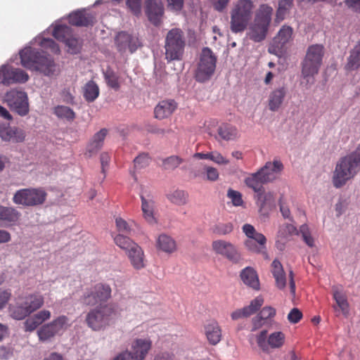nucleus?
Masks as SVG:
<instances>
[{"instance_id": "f257e3e1", "label": "nucleus", "mask_w": 360, "mask_h": 360, "mask_svg": "<svg viewBox=\"0 0 360 360\" xmlns=\"http://www.w3.org/2000/svg\"><path fill=\"white\" fill-rule=\"evenodd\" d=\"M324 46L321 44L309 46L304 58L301 63V84L307 89H310L315 82L314 77L319 73L324 56Z\"/></svg>"}, {"instance_id": "f03ea898", "label": "nucleus", "mask_w": 360, "mask_h": 360, "mask_svg": "<svg viewBox=\"0 0 360 360\" xmlns=\"http://www.w3.org/2000/svg\"><path fill=\"white\" fill-rule=\"evenodd\" d=\"M20 57L23 67L40 71L46 76H53L58 71L57 65L51 57L41 54L30 46L22 50Z\"/></svg>"}, {"instance_id": "7ed1b4c3", "label": "nucleus", "mask_w": 360, "mask_h": 360, "mask_svg": "<svg viewBox=\"0 0 360 360\" xmlns=\"http://www.w3.org/2000/svg\"><path fill=\"white\" fill-rule=\"evenodd\" d=\"M283 168L279 160L266 162L257 172L248 174L244 182L249 188H256L259 184L271 183L278 179Z\"/></svg>"}, {"instance_id": "20e7f679", "label": "nucleus", "mask_w": 360, "mask_h": 360, "mask_svg": "<svg viewBox=\"0 0 360 360\" xmlns=\"http://www.w3.org/2000/svg\"><path fill=\"white\" fill-rule=\"evenodd\" d=\"M360 165L352 157L347 155L341 158L336 164L333 174V184L337 188H341L352 179L359 172Z\"/></svg>"}, {"instance_id": "39448f33", "label": "nucleus", "mask_w": 360, "mask_h": 360, "mask_svg": "<svg viewBox=\"0 0 360 360\" xmlns=\"http://www.w3.org/2000/svg\"><path fill=\"white\" fill-rule=\"evenodd\" d=\"M114 315L115 310L112 306L99 305L88 312L86 316V323L91 330L100 331L110 324Z\"/></svg>"}, {"instance_id": "423d86ee", "label": "nucleus", "mask_w": 360, "mask_h": 360, "mask_svg": "<svg viewBox=\"0 0 360 360\" xmlns=\"http://www.w3.org/2000/svg\"><path fill=\"white\" fill-rule=\"evenodd\" d=\"M186 45L184 32L179 28L169 30L165 37V58L167 61L181 60Z\"/></svg>"}, {"instance_id": "0eeeda50", "label": "nucleus", "mask_w": 360, "mask_h": 360, "mask_svg": "<svg viewBox=\"0 0 360 360\" xmlns=\"http://www.w3.org/2000/svg\"><path fill=\"white\" fill-rule=\"evenodd\" d=\"M46 198V193L42 188H28L18 190L12 200L17 205L34 207L42 205Z\"/></svg>"}, {"instance_id": "6e6552de", "label": "nucleus", "mask_w": 360, "mask_h": 360, "mask_svg": "<svg viewBox=\"0 0 360 360\" xmlns=\"http://www.w3.org/2000/svg\"><path fill=\"white\" fill-rule=\"evenodd\" d=\"M4 101L11 110L20 116H25L29 113L27 94L20 89L14 88L6 91L4 96Z\"/></svg>"}, {"instance_id": "1a4fd4ad", "label": "nucleus", "mask_w": 360, "mask_h": 360, "mask_svg": "<svg viewBox=\"0 0 360 360\" xmlns=\"http://www.w3.org/2000/svg\"><path fill=\"white\" fill-rule=\"evenodd\" d=\"M243 231L248 239L245 241V248L252 252L261 253L265 258H268L266 251V237L256 231L255 227L249 224L243 226Z\"/></svg>"}, {"instance_id": "9d476101", "label": "nucleus", "mask_w": 360, "mask_h": 360, "mask_svg": "<svg viewBox=\"0 0 360 360\" xmlns=\"http://www.w3.org/2000/svg\"><path fill=\"white\" fill-rule=\"evenodd\" d=\"M217 57L212 51L205 47L202 49L195 73L196 79L203 82L209 79L216 68Z\"/></svg>"}, {"instance_id": "9b49d317", "label": "nucleus", "mask_w": 360, "mask_h": 360, "mask_svg": "<svg viewBox=\"0 0 360 360\" xmlns=\"http://www.w3.org/2000/svg\"><path fill=\"white\" fill-rule=\"evenodd\" d=\"M285 335L281 331H275L267 336V331L263 330L256 335L258 347L264 352H269V349L281 348L285 343Z\"/></svg>"}, {"instance_id": "f8f14e48", "label": "nucleus", "mask_w": 360, "mask_h": 360, "mask_svg": "<svg viewBox=\"0 0 360 360\" xmlns=\"http://www.w3.org/2000/svg\"><path fill=\"white\" fill-rule=\"evenodd\" d=\"M212 248L215 254L226 258L233 263H239L242 259L240 252L231 242L217 240L212 242Z\"/></svg>"}, {"instance_id": "ddd939ff", "label": "nucleus", "mask_w": 360, "mask_h": 360, "mask_svg": "<svg viewBox=\"0 0 360 360\" xmlns=\"http://www.w3.org/2000/svg\"><path fill=\"white\" fill-rule=\"evenodd\" d=\"M28 79V75L21 69L14 68L6 65L0 67V83L4 85L25 83Z\"/></svg>"}, {"instance_id": "4468645a", "label": "nucleus", "mask_w": 360, "mask_h": 360, "mask_svg": "<svg viewBox=\"0 0 360 360\" xmlns=\"http://www.w3.org/2000/svg\"><path fill=\"white\" fill-rule=\"evenodd\" d=\"M292 28L289 26H283L269 47V52L281 56L286 44L291 41L292 37Z\"/></svg>"}, {"instance_id": "2eb2a0df", "label": "nucleus", "mask_w": 360, "mask_h": 360, "mask_svg": "<svg viewBox=\"0 0 360 360\" xmlns=\"http://www.w3.org/2000/svg\"><path fill=\"white\" fill-rule=\"evenodd\" d=\"M114 40L116 49L121 54L127 51L134 53L140 46L138 38L126 32L117 33Z\"/></svg>"}, {"instance_id": "dca6fc26", "label": "nucleus", "mask_w": 360, "mask_h": 360, "mask_svg": "<svg viewBox=\"0 0 360 360\" xmlns=\"http://www.w3.org/2000/svg\"><path fill=\"white\" fill-rule=\"evenodd\" d=\"M263 184H259L256 188H252L255 193L256 204L262 214H267L273 208L275 203L274 195L272 192L265 191Z\"/></svg>"}, {"instance_id": "f3484780", "label": "nucleus", "mask_w": 360, "mask_h": 360, "mask_svg": "<svg viewBox=\"0 0 360 360\" xmlns=\"http://www.w3.org/2000/svg\"><path fill=\"white\" fill-rule=\"evenodd\" d=\"M152 347V341L148 338H139L133 341L131 347V351H125L123 353H127V359L131 360H144Z\"/></svg>"}, {"instance_id": "a211bd4d", "label": "nucleus", "mask_w": 360, "mask_h": 360, "mask_svg": "<svg viewBox=\"0 0 360 360\" xmlns=\"http://www.w3.org/2000/svg\"><path fill=\"white\" fill-rule=\"evenodd\" d=\"M144 8L148 20L155 25H158L164 14L162 0H145Z\"/></svg>"}, {"instance_id": "6ab92c4d", "label": "nucleus", "mask_w": 360, "mask_h": 360, "mask_svg": "<svg viewBox=\"0 0 360 360\" xmlns=\"http://www.w3.org/2000/svg\"><path fill=\"white\" fill-rule=\"evenodd\" d=\"M141 210L144 219L150 225L157 224L155 217V202L153 196L150 193L141 195Z\"/></svg>"}, {"instance_id": "aec40b11", "label": "nucleus", "mask_w": 360, "mask_h": 360, "mask_svg": "<svg viewBox=\"0 0 360 360\" xmlns=\"http://www.w3.org/2000/svg\"><path fill=\"white\" fill-rule=\"evenodd\" d=\"M20 217L21 213L16 208L0 205V226L16 225Z\"/></svg>"}, {"instance_id": "412c9836", "label": "nucleus", "mask_w": 360, "mask_h": 360, "mask_svg": "<svg viewBox=\"0 0 360 360\" xmlns=\"http://www.w3.org/2000/svg\"><path fill=\"white\" fill-rule=\"evenodd\" d=\"M264 304V299L262 297H257L252 300L250 304L242 309L233 311L231 314L233 320H238L241 318H247L254 314Z\"/></svg>"}, {"instance_id": "4be33fe9", "label": "nucleus", "mask_w": 360, "mask_h": 360, "mask_svg": "<svg viewBox=\"0 0 360 360\" xmlns=\"http://www.w3.org/2000/svg\"><path fill=\"white\" fill-rule=\"evenodd\" d=\"M107 134L108 130L106 129H101L92 136L86 148L84 153L86 157L91 158L101 149Z\"/></svg>"}, {"instance_id": "5701e85b", "label": "nucleus", "mask_w": 360, "mask_h": 360, "mask_svg": "<svg viewBox=\"0 0 360 360\" xmlns=\"http://www.w3.org/2000/svg\"><path fill=\"white\" fill-rule=\"evenodd\" d=\"M130 264L136 270H141L146 266V259L143 249L136 243L127 253Z\"/></svg>"}, {"instance_id": "b1692460", "label": "nucleus", "mask_w": 360, "mask_h": 360, "mask_svg": "<svg viewBox=\"0 0 360 360\" xmlns=\"http://www.w3.org/2000/svg\"><path fill=\"white\" fill-rule=\"evenodd\" d=\"M51 318V311L46 309L41 310L32 316H30L24 323L25 331H33L39 325Z\"/></svg>"}, {"instance_id": "393cba45", "label": "nucleus", "mask_w": 360, "mask_h": 360, "mask_svg": "<svg viewBox=\"0 0 360 360\" xmlns=\"http://www.w3.org/2000/svg\"><path fill=\"white\" fill-rule=\"evenodd\" d=\"M176 103L174 100H163L158 103L154 109L155 117L162 120L169 117L176 110Z\"/></svg>"}, {"instance_id": "a878e982", "label": "nucleus", "mask_w": 360, "mask_h": 360, "mask_svg": "<svg viewBox=\"0 0 360 360\" xmlns=\"http://www.w3.org/2000/svg\"><path fill=\"white\" fill-rule=\"evenodd\" d=\"M0 137L2 141H12L14 143L22 142L25 140V131L17 127H8L0 131Z\"/></svg>"}, {"instance_id": "bb28decb", "label": "nucleus", "mask_w": 360, "mask_h": 360, "mask_svg": "<svg viewBox=\"0 0 360 360\" xmlns=\"http://www.w3.org/2000/svg\"><path fill=\"white\" fill-rule=\"evenodd\" d=\"M240 278L243 282L248 286L255 289L259 290V281L256 271L250 267L248 266L243 269L240 272Z\"/></svg>"}, {"instance_id": "cd10ccee", "label": "nucleus", "mask_w": 360, "mask_h": 360, "mask_svg": "<svg viewBox=\"0 0 360 360\" xmlns=\"http://www.w3.org/2000/svg\"><path fill=\"white\" fill-rule=\"evenodd\" d=\"M94 21V16L85 11H76L69 15L70 23L76 26H88L92 25Z\"/></svg>"}, {"instance_id": "c85d7f7f", "label": "nucleus", "mask_w": 360, "mask_h": 360, "mask_svg": "<svg viewBox=\"0 0 360 360\" xmlns=\"http://www.w3.org/2000/svg\"><path fill=\"white\" fill-rule=\"evenodd\" d=\"M250 21V19L238 15L236 12L231 11L230 29L232 32L238 33L243 32L246 29Z\"/></svg>"}, {"instance_id": "c756f323", "label": "nucleus", "mask_w": 360, "mask_h": 360, "mask_svg": "<svg viewBox=\"0 0 360 360\" xmlns=\"http://www.w3.org/2000/svg\"><path fill=\"white\" fill-rule=\"evenodd\" d=\"M286 94L284 87H280L271 92L269 96V108L271 111H276L283 103Z\"/></svg>"}, {"instance_id": "7c9ffc66", "label": "nucleus", "mask_w": 360, "mask_h": 360, "mask_svg": "<svg viewBox=\"0 0 360 360\" xmlns=\"http://www.w3.org/2000/svg\"><path fill=\"white\" fill-rule=\"evenodd\" d=\"M21 302L31 314L43 306L44 300L41 295L31 294L25 296Z\"/></svg>"}, {"instance_id": "2f4dec72", "label": "nucleus", "mask_w": 360, "mask_h": 360, "mask_svg": "<svg viewBox=\"0 0 360 360\" xmlns=\"http://www.w3.org/2000/svg\"><path fill=\"white\" fill-rule=\"evenodd\" d=\"M333 296L337 304L336 306H333L334 309L337 310V309L339 308L342 314L345 316H347L349 313V307L346 295L338 288H333Z\"/></svg>"}, {"instance_id": "473e14b6", "label": "nucleus", "mask_w": 360, "mask_h": 360, "mask_svg": "<svg viewBox=\"0 0 360 360\" xmlns=\"http://www.w3.org/2000/svg\"><path fill=\"white\" fill-rule=\"evenodd\" d=\"M205 334L210 344L215 345L221 339V330L219 324L212 321L205 326Z\"/></svg>"}, {"instance_id": "72a5a7b5", "label": "nucleus", "mask_w": 360, "mask_h": 360, "mask_svg": "<svg viewBox=\"0 0 360 360\" xmlns=\"http://www.w3.org/2000/svg\"><path fill=\"white\" fill-rule=\"evenodd\" d=\"M271 272L275 278L276 286L279 289H283L285 286V274L281 263L274 259L271 264Z\"/></svg>"}, {"instance_id": "f704fd0d", "label": "nucleus", "mask_w": 360, "mask_h": 360, "mask_svg": "<svg viewBox=\"0 0 360 360\" xmlns=\"http://www.w3.org/2000/svg\"><path fill=\"white\" fill-rule=\"evenodd\" d=\"M253 7V2L251 0H238L234 4L231 11L251 20Z\"/></svg>"}, {"instance_id": "c9c22d12", "label": "nucleus", "mask_w": 360, "mask_h": 360, "mask_svg": "<svg viewBox=\"0 0 360 360\" xmlns=\"http://www.w3.org/2000/svg\"><path fill=\"white\" fill-rule=\"evenodd\" d=\"M157 248L167 253H172L176 249L175 241L166 234H161L157 239Z\"/></svg>"}, {"instance_id": "e433bc0d", "label": "nucleus", "mask_w": 360, "mask_h": 360, "mask_svg": "<svg viewBox=\"0 0 360 360\" xmlns=\"http://www.w3.org/2000/svg\"><path fill=\"white\" fill-rule=\"evenodd\" d=\"M272 12L273 8L271 6L266 4L261 5L257 13L255 22L269 27L271 20Z\"/></svg>"}, {"instance_id": "4c0bfd02", "label": "nucleus", "mask_w": 360, "mask_h": 360, "mask_svg": "<svg viewBox=\"0 0 360 360\" xmlns=\"http://www.w3.org/2000/svg\"><path fill=\"white\" fill-rule=\"evenodd\" d=\"M360 67V42L358 43L349 53L346 64V68L349 70H354Z\"/></svg>"}, {"instance_id": "58836bf2", "label": "nucleus", "mask_w": 360, "mask_h": 360, "mask_svg": "<svg viewBox=\"0 0 360 360\" xmlns=\"http://www.w3.org/2000/svg\"><path fill=\"white\" fill-rule=\"evenodd\" d=\"M99 95V88L92 80L86 82L83 87V96L88 102L94 101Z\"/></svg>"}, {"instance_id": "ea45409f", "label": "nucleus", "mask_w": 360, "mask_h": 360, "mask_svg": "<svg viewBox=\"0 0 360 360\" xmlns=\"http://www.w3.org/2000/svg\"><path fill=\"white\" fill-rule=\"evenodd\" d=\"M267 29L268 27L255 22L248 33L250 39L257 42L262 41L266 37Z\"/></svg>"}, {"instance_id": "a19ab883", "label": "nucleus", "mask_w": 360, "mask_h": 360, "mask_svg": "<svg viewBox=\"0 0 360 360\" xmlns=\"http://www.w3.org/2000/svg\"><path fill=\"white\" fill-rule=\"evenodd\" d=\"M91 288L101 302L107 301L111 296V288L108 285L98 283Z\"/></svg>"}, {"instance_id": "79ce46f5", "label": "nucleus", "mask_w": 360, "mask_h": 360, "mask_svg": "<svg viewBox=\"0 0 360 360\" xmlns=\"http://www.w3.org/2000/svg\"><path fill=\"white\" fill-rule=\"evenodd\" d=\"M56 335L62 334L70 326V319L64 315L59 316L51 322Z\"/></svg>"}, {"instance_id": "37998d69", "label": "nucleus", "mask_w": 360, "mask_h": 360, "mask_svg": "<svg viewBox=\"0 0 360 360\" xmlns=\"http://www.w3.org/2000/svg\"><path fill=\"white\" fill-rule=\"evenodd\" d=\"M218 134L225 141H231L236 139L238 131L236 127L228 124H224L219 127Z\"/></svg>"}, {"instance_id": "c03bdc74", "label": "nucleus", "mask_w": 360, "mask_h": 360, "mask_svg": "<svg viewBox=\"0 0 360 360\" xmlns=\"http://www.w3.org/2000/svg\"><path fill=\"white\" fill-rule=\"evenodd\" d=\"M37 335L39 340L42 342H47L53 338L54 336L56 335V333L50 322L42 326L37 330Z\"/></svg>"}, {"instance_id": "a18cd8bd", "label": "nucleus", "mask_w": 360, "mask_h": 360, "mask_svg": "<svg viewBox=\"0 0 360 360\" xmlns=\"http://www.w3.org/2000/svg\"><path fill=\"white\" fill-rule=\"evenodd\" d=\"M10 312L11 317L16 320H22L30 314L22 302L12 307Z\"/></svg>"}, {"instance_id": "49530a36", "label": "nucleus", "mask_w": 360, "mask_h": 360, "mask_svg": "<svg viewBox=\"0 0 360 360\" xmlns=\"http://www.w3.org/2000/svg\"><path fill=\"white\" fill-rule=\"evenodd\" d=\"M115 243L127 253L131 248L136 243L131 240L129 238L122 235L117 234L114 237Z\"/></svg>"}, {"instance_id": "de8ad7c7", "label": "nucleus", "mask_w": 360, "mask_h": 360, "mask_svg": "<svg viewBox=\"0 0 360 360\" xmlns=\"http://www.w3.org/2000/svg\"><path fill=\"white\" fill-rule=\"evenodd\" d=\"M167 198L172 203L177 205H183L187 202L188 193L184 191L176 190L168 194Z\"/></svg>"}, {"instance_id": "09e8293b", "label": "nucleus", "mask_w": 360, "mask_h": 360, "mask_svg": "<svg viewBox=\"0 0 360 360\" xmlns=\"http://www.w3.org/2000/svg\"><path fill=\"white\" fill-rule=\"evenodd\" d=\"M115 224L117 231L125 234H129L131 233L133 226H138L137 224L134 221L127 222L120 217L115 218Z\"/></svg>"}, {"instance_id": "8fccbe9b", "label": "nucleus", "mask_w": 360, "mask_h": 360, "mask_svg": "<svg viewBox=\"0 0 360 360\" xmlns=\"http://www.w3.org/2000/svg\"><path fill=\"white\" fill-rule=\"evenodd\" d=\"M71 34V29L67 25H56L53 30V37L62 41H65L68 37H70Z\"/></svg>"}, {"instance_id": "3c124183", "label": "nucleus", "mask_w": 360, "mask_h": 360, "mask_svg": "<svg viewBox=\"0 0 360 360\" xmlns=\"http://www.w3.org/2000/svg\"><path fill=\"white\" fill-rule=\"evenodd\" d=\"M104 77L107 84L115 90L120 88L119 77L117 75L110 69L104 72Z\"/></svg>"}, {"instance_id": "603ef678", "label": "nucleus", "mask_w": 360, "mask_h": 360, "mask_svg": "<svg viewBox=\"0 0 360 360\" xmlns=\"http://www.w3.org/2000/svg\"><path fill=\"white\" fill-rule=\"evenodd\" d=\"M54 113L57 117L63 119H67L68 120H72L75 117V114L73 110L70 108L65 105H58L54 109Z\"/></svg>"}, {"instance_id": "864d4df0", "label": "nucleus", "mask_w": 360, "mask_h": 360, "mask_svg": "<svg viewBox=\"0 0 360 360\" xmlns=\"http://www.w3.org/2000/svg\"><path fill=\"white\" fill-rule=\"evenodd\" d=\"M66 46L68 47V51L71 54H76L79 52L82 43L79 39L72 37V34L68 37L65 41Z\"/></svg>"}, {"instance_id": "5fc2aeb1", "label": "nucleus", "mask_w": 360, "mask_h": 360, "mask_svg": "<svg viewBox=\"0 0 360 360\" xmlns=\"http://www.w3.org/2000/svg\"><path fill=\"white\" fill-rule=\"evenodd\" d=\"M183 162V159L177 155H172L164 159L162 163L165 169L174 170Z\"/></svg>"}, {"instance_id": "6e6d98bb", "label": "nucleus", "mask_w": 360, "mask_h": 360, "mask_svg": "<svg viewBox=\"0 0 360 360\" xmlns=\"http://www.w3.org/2000/svg\"><path fill=\"white\" fill-rule=\"evenodd\" d=\"M292 0H280L278 8L276 12V18L280 20H283L287 11L291 8Z\"/></svg>"}, {"instance_id": "4d7b16f0", "label": "nucleus", "mask_w": 360, "mask_h": 360, "mask_svg": "<svg viewBox=\"0 0 360 360\" xmlns=\"http://www.w3.org/2000/svg\"><path fill=\"white\" fill-rule=\"evenodd\" d=\"M296 233L297 229L294 225L286 224L280 227L278 233V238L288 240V236L295 234Z\"/></svg>"}, {"instance_id": "13d9d810", "label": "nucleus", "mask_w": 360, "mask_h": 360, "mask_svg": "<svg viewBox=\"0 0 360 360\" xmlns=\"http://www.w3.org/2000/svg\"><path fill=\"white\" fill-rule=\"evenodd\" d=\"M227 197L231 200L233 205L236 207L243 206L244 202L242 198V194L239 191L229 189Z\"/></svg>"}, {"instance_id": "bf43d9fd", "label": "nucleus", "mask_w": 360, "mask_h": 360, "mask_svg": "<svg viewBox=\"0 0 360 360\" xmlns=\"http://www.w3.org/2000/svg\"><path fill=\"white\" fill-rule=\"evenodd\" d=\"M300 233L302 235L303 240L309 247L312 248L314 246V240L310 233L307 225H302L300 228Z\"/></svg>"}, {"instance_id": "052dcab7", "label": "nucleus", "mask_w": 360, "mask_h": 360, "mask_svg": "<svg viewBox=\"0 0 360 360\" xmlns=\"http://www.w3.org/2000/svg\"><path fill=\"white\" fill-rule=\"evenodd\" d=\"M39 45L44 49L49 50L54 53H59L60 49L58 44L51 39H43L39 42Z\"/></svg>"}, {"instance_id": "680f3d73", "label": "nucleus", "mask_w": 360, "mask_h": 360, "mask_svg": "<svg viewBox=\"0 0 360 360\" xmlns=\"http://www.w3.org/2000/svg\"><path fill=\"white\" fill-rule=\"evenodd\" d=\"M96 295L94 292L91 288L87 290L83 295V303L86 305L94 306L101 302V301L97 299Z\"/></svg>"}, {"instance_id": "e2e57ef3", "label": "nucleus", "mask_w": 360, "mask_h": 360, "mask_svg": "<svg viewBox=\"0 0 360 360\" xmlns=\"http://www.w3.org/2000/svg\"><path fill=\"white\" fill-rule=\"evenodd\" d=\"M150 159L148 154H141L139 156H137L134 160V167L136 169L145 168L150 164Z\"/></svg>"}, {"instance_id": "0e129e2a", "label": "nucleus", "mask_w": 360, "mask_h": 360, "mask_svg": "<svg viewBox=\"0 0 360 360\" xmlns=\"http://www.w3.org/2000/svg\"><path fill=\"white\" fill-rule=\"evenodd\" d=\"M205 179L207 181H216L218 180L219 174L217 168L211 166H205L204 167Z\"/></svg>"}, {"instance_id": "69168bd1", "label": "nucleus", "mask_w": 360, "mask_h": 360, "mask_svg": "<svg viewBox=\"0 0 360 360\" xmlns=\"http://www.w3.org/2000/svg\"><path fill=\"white\" fill-rule=\"evenodd\" d=\"M211 160L217 165H226L229 160L224 158L219 152L217 150L212 151Z\"/></svg>"}, {"instance_id": "338daca9", "label": "nucleus", "mask_w": 360, "mask_h": 360, "mask_svg": "<svg viewBox=\"0 0 360 360\" xmlns=\"http://www.w3.org/2000/svg\"><path fill=\"white\" fill-rule=\"evenodd\" d=\"M100 161L101 165V172L105 176L110 161V156L109 153L107 152H103L100 155Z\"/></svg>"}, {"instance_id": "774afa93", "label": "nucleus", "mask_w": 360, "mask_h": 360, "mask_svg": "<svg viewBox=\"0 0 360 360\" xmlns=\"http://www.w3.org/2000/svg\"><path fill=\"white\" fill-rule=\"evenodd\" d=\"M302 317V314L297 308H293L288 315V320L292 323H297Z\"/></svg>"}]
</instances>
